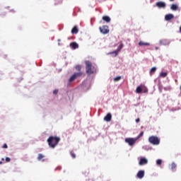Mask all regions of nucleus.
<instances>
[{
	"label": "nucleus",
	"mask_w": 181,
	"mask_h": 181,
	"mask_svg": "<svg viewBox=\"0 0 181 181\" xmlns=\"http://www.w3.org/2000/svg\"><path fill=\"white\" fill-rule=\"evenodd\" d=\"M47 142H48L49 148H52V149H54V148H56L60 142V137L50 136L47 139Z\"/></svg>",
	"instance_id": "1"
},
{
	"label": "nucleus",
	"mask_w": 181,
	"mask_h": 181,
	"mask_svg": "<svg viewBox=\"0 0 181 181\" xmlns=\"http://www.w3.org/2000/svg\"><path fill=\"white\" fill-rule=\"evenodd\" d=\"M85 64L86 71V74H88V76L97 73V69L95 68V66H93V63H91V62L86 61Z\"/></svg>",
	"instance_id": "2"
},
{
	"label": "nucleus",
	"mask_w": 181,
	"mask_h": 181,
	"mask_svg": "<svg viewBox=\"0 0 181 181\" xmlns=\"http://www.w3.org/2000/svg\"><path fill=\"white\" fill-rule=\"evenodd\" d=\"M148 142L152 145H159L160 144V139L156 136H151L148 138Z\"/></svg>",
	"instance_id": "3"
},
{
	"label": "nucleus",
	"mask_w": 181,
	"mask_h": 181,
	"mask_svg": "<svg viewBox=\"0 0 181 181\" xmlns=\"http://www.w3.org/2000/svg\"><path fill=\"white\" fill-rule=\"evenodd\" d=\"M138 141V139H134V138H126L125 142L128 144L130 146H134L135 145V143Z\"/></svg>",
	"instance_id": "4"
},
{
	"label": "nucleus",
	"mask_w": 181,
	"mask_h": 181,
	"mask_svg": "<svg viewBox=\"0 0 181 181\" xmlns=\"http://www.w3.org/2000/svg\"><path fill=\"white\" fill-rule=\"evenodd\" d=\"M100 31L103 35H107V33H110V29H108V25H103L99 28Z\"/></svg>",
	"instance_id": "5"
},
{
	"label": "nucleus",
	"mask_w": 181,
	"mask_h": 181,
	"mask_svg": "<svg viewBox=\"0 0 181 181\" xmlns=\"http://www.w3.org/2000/svg\"><path fill=\"white\" fill-rule=\"evenodd\" d=\"M122 47H124V44H120L118 47L117 49L110 52V54H115V56H118V52H119V50H121V49H122Z\"/></svg>",
	"instance_id": "6"
},
{
	"label": "nucleus",
	"mask_w": 181,
	"mask_h": 181,
	"mask_svg": "<svg viewBox=\"0 0 181 181\" xmlns=\"http://www.w3.org/2000/svg\"><path fill=\"white\" fill-rule=\"evenodd\" d=\"M158 8H166V3L163 1H158L156 4Z\"/></svg>",
	"instance_id": "7"
},
{
	"label": "nucleus",
	"mask_w": 181,
	"mask_h": 181,
	"mask_svg": "<svg viewBox=\"0 0 181 181\" xmlns=\"http://www.w3.org/2000/svg\"><path fill=\"white\" fill-rule=\"evenodd\" d=\"M111 119H112V115L111 113H107L104 117V121H106V122H110Z\"/></svg>",
	"instance_id": "8"
},
{
	"label": "nucleus",
	"mask_w": 181,
	"mask_h": 181,
	"mask_svg": "<svg viewBox=\"0 0 181 181\" xmlns=\"http://www.w3.org/2000/svg\"><path fill=\"white\" fill-rule=\"evenodd\" d=\"M146 164H148V159H146V158H141L140 159V161H139V165L140 166H142V165H146Z\"/></svg>",
	"instance_id": "9"
},
{
	"label": "nucleus",
	"mask_w": 181,
	"mask_h": 181,
	"mask_svg": "<svg viewBox=\"0 0 181 181\" xmlns=\"http://www.w3.org/2000/svg\"><path fill=\"white\" fill-rule=\"evenodd\" d=\"M145 176V171L144 170H139L137 173V177L139 179H142Z\"/></svg>",
	"instance_id": "10"
},
{
	"label": "nucleus",
	"mask_w": 181,
	"mask_h": 181,
	"mask_svg": "<svg viewBox=\"0 0 181 181\" xmlns=\"http://www.w3.org/2000/svg\"><path fill=\"white\" fill-rule=\"evenodd\" d=\"M70 47H71V49L74 50H76V49H78V44H77L76 42H71Z\"/></svg>",
	"instance_id": "11"
},
{
	"label": "nucleus",
	"mask_w": 181,
	"mask_h": 181,
	"mask_svg": "<svg viewBox=\"0 0 181 181\" xmlns=\"http://www.w3.org/2000/svg\"><path fill=\"white\" fill-rule=\"evenodd\" d=\"M175 18V16L173 14H167L165 16V19L168 21H172Z\"/></svg>",
	"instance_id": "12"
},
{
	"label": "nucleus",
	"mask_w": 181,
	"mask_h": 181,
	"mask_svg": "<svg viewBox=\"0 0 181 181\" xmlns=\"http://www.w3.org/2000/svg\"><path fill=\"white\" fill-rule=\"evenodd\" d=\"M143 88H144V86H142V85L137 86V88L136 89V93L137 94H141V93H142Z\"/></svg>",
	"instance_id": "13"
},
{
	"label": "nucleus",
	"mask_w": 181,
	"mask_h": 181,
	"mask_svg": "<svg viewBox=\"0 0 181 181\" xmlns=\"http://www.w3.org/2000/svg\"><path fill=\"white\" fill-rule=\"evenodd\" d=\"M102 19L103 21H105V22H107V23H110L111 22V18L108 16H104Z\"/></svg>",
	"instance_id": "14"
},
{
	"label": "nucleus",
	"mask_w": 181,
	"mask_h": 181,
	"mask_svg": "<svg viewBox=\"0 0 181 181\" xmlns=\"http://www.w3.org/2000/svg\"><path fill=\"white\" fill-rule=\"evenodd\" d=\"M45 158V156L42 153H39L38 156L37 158V160H42V162H45V159H43Z\"/></svg>",
	"instance_id": "15"
},
{
	"label": "nucleus",
	"mask_w": 181,
	"mask_h": 181,
	"mask_svg": "<svg viewBox=\"0 0 181 181\" xmlns=\"http://www.w3.org/2000/svg\"><path fill=\"white\" fill-rule=\"evenodd\" d=\"M71 33L73 34V35H76V33H78V29L77 28V25H75L73 28H72V30H71Z\"/></svg>",
	"instance_id": "16"
},
{
	"label": "nucleus",
	"mask_w": 181,
	"mask_h": 181,
	"mask_svg": "<svg viewBox=\"0 0 181 181\" xmlns=\"http://www.w3.org/2000/svg\"><path fill=\"white\" fill-rule=\"evenodd\" d=\"M139 46H151V43H149V42H144V41H140L139 42Z\"/></svg>",
	"instance_id": "17"
},
{
	"label": "nucleus",
	"mask_w": 181,
	"mask_h": 181,
	"mask_svg": "<svg viewBox=\"0 0 181 181\" xmlns=\"http://www.w3.org/2000/svg\"><path fill=\"white\" fill-rule=\"evenodd\" d=\"M170 9H172V11H177V9H179V7L177 4H172Z\"/></svg>",
	"instance_id": "18"
},
{
	"label": "nucleus",
	"mask_w": 181,
	"mask_h": 181,
	"mask_svg": "<svg viewBox=\"0 0 181 181\" xmlns=\"http://www.w3.org/2000/svg\"><path fill=\"white\" fill-rule=\"evenodd\" d=\"M76 76L75 75V74H74L69 78V83H71V81H74V80H76Z\"/></svg>",
	"instance_id": "19"
},
{
	"label": "nucleus",
	"mask_w": 181,
	"mask_h": 181,
	"mask_svg": "<svg viewBox=\"0 0 181 181\" xmlns=\"http://www.w3.org/2000/svg\"><path fill=\"white\" fill-rule=\"evenodd\" d=\"M76 78H78L79 77H81V76H83V72L80 71V72H77V73H74Z\"/></svg>",
	"instance_id": "20"
},
{
	"label": "nucleus",
	"mask_w": 181,
	"mask_h": 181,
	"mask_svg": "<svg viewBox=\"0 0 181 181\" xmlns=\"http://www.w3.org/2000/svg\"><path fill=\"white\" fill-rule=\"evenodd\" d=\"M155 71H156V67H153L151 68V69L150 70V74L152 75L153 74V73H155Z\"/></svg>",
	"instance_id": "21"
},
{
	"label": "nucleus",
	"mask_w": 181,
	"mask_h": 181,
	"mask_svg": "<svg viewBox=\"0 0 181 181\" xmlns=\"http://www.w3.org/2000/svg\"><path fill=\"white\" fill-rule=\"evenodd\" d=\"M75 69L77 71H81V65H76Z\"/></svg>",
	"instance_id": "22"
},
{
	"label": "nucleus",
	"mask_w": 181,
	"mask_h": 181,
	"mask_svg": "<svg viewBox=\"0 0 181 181\" xmlns=\"http://www.w3.org/2000/svg\"><path fill=\"white\" fill-rule=\"evenodd\" d=\"M156 165H158V166H160V165H162V160L161 159L157 160Z\"/></svg>",
	"instance_id": "23"
},
{
	"label": "nucleus",
	"mask_w": 181,
	"mask_h": 181,
	"mask_svg": "<svg viewBox=\"0 0 181 181\" xmlns=\"http://www.w3.org/2000/svg\"><path fill=\"white\" fill-rule=\"evenodd\" d=\"M122 76H117L115 78H114V81H119V80H121Z\"/></svg>",
	"instance_id": "24"
},
{
	"label": "nucleus",
	"mask_w": 181,
	"mask_h": 181,
	"mask_svg": "<svg viewBox=\"0 0 181 181\" xmlns=\"http://www.w3.org/2000/svg\"><path fill=\"white\" fill-rule=\"evenodd\" d=\"M166 76H168V73H166V72H163L160 74V77L165 78V77H166Z\"/></svg>",
	"instance_id": "25"
},
{
	"label": "nucleus",
	"mask_w": 181,
	"mask_h": 181,
	"mask_svg": "<svg viewBox=\"0 0 181 181\" xmlns=\"http://www.w3.org/2000/svg\"><path fill=\"white\" fill-rule=\"evenodd\" d=\"M171 169L173 170L174 169H176V163H173L171 164Z\"/></svg>",
	"instance_id": "26"
},
{
	"label": "nucleus",
	"mask_w": 181,
	"mask_h": 181,
	"mask_svg": "<svg viewBox=\"0 0 181 181\" xmlns=\"http://www.w3.org/2000/svg\"><path fill=\"white\" fill-rule=\"evenodd\" d=\"M144 136V132H141L139 136H137V138L136 139H139V138Z\"/></svg>",
	"instance_id": "27"
},
{
	"label": "nucleus",
	"mask_w": 181,
	"mask_h": 181,
	"mask_svg": "<svg viewBox=\"0 0 181 181\" xmlns=\"http://www.w3.org/2000/svg\"><path fill=\"white\" fill-rule=\"evenodd\" d=\"M144 93H148V88H146L144 86H143V90Z\"/></svg>",
	"instance_id": "28"
},
{
	"label": "nucleus",
	"mask_w": 181,
	"mask_h": 181,
	"mask_svg": "<svg viewBox=\"0 0 181 181\" xmlns=\"http://www.w3.org/2000/svg\"><path fill=\"white\" fill-rule=\"evenodd\" d=\"M71 156L74 158L76 159V154L73 152L71 153Z\"/></svg>",
	"instance_id": "29"
},
{
	"label": "nucleus",
	"mask_w": 181,
	"mask_h": 181,
	"mask_svg": "<svg viewBox=\"0 0 181 181\" xmlns=\"http://www.w3.org/2000/svg\"><path fill=\"white\" fill-rule=\"evenodd\" d=\"M2 148L6 149L8 148V145L6 144H4L2 146Z\"/></svg>",
	"instance_id": "30"
},
{
	"label": "nucleus",
	"mask_w": 181,
	"mask_h": 181,
	"mask_svg": "<svg viewBox=\"0 0 181 181\" xmlns=\"http://www.w3.org/2000/svg\"><path fill=\"white\" fill-rule=\"evenodd\" d=\"M6 162H11V158L8 157L6 158Z\"/></svg>",
	"instance_id": "31"
},
{
	"label": "nucleus",
	"mask_w": 181,
	"mask_h": 181,
	"mask_svg": "<svg viewBox=\"0 0 181 181\" xmlns=\"http://www.w3.org/2000/svg\"><path fill=\"white\" fill-rule=\"evenodd\" d=\"M57 93H59V90L57 89H55L54 91H53V94H57Z\"/></svg>",
	"instance_id": "32"
},
{
	"label": "nucleus",
	"mask_w": 181,
	"mask_h": 181,
	"mask_svg": "<svg viewBox=\"0 0 181 181\" xmlns=\"http://www.w3.org/2000/svg\"><path fill=\"white\" fill-rule=\"evenodd\" d=\"M160 45H165V40L160 41Z\"/></svg>",
	"instance_id": "33"
},
{
	"label": "nucleus",
	"mask_w": 181,
	"mask_h": 181,
	"mask_svg": "<svg viewBox=\"0 0 181 181\" xmlns=\"http://www.w3.org/2000/svg\"><path fill=\"white\" fill-rule=\"evenodd\" d=\"M139 121H141L139 118L136 119V122H139Z\"/></svg>",
	"instance_id": "34"
},
{
	"label": "nucleus",
	"mask_w": 181,
	"mask_h": 181,
	"mask_svg": "<svg viewBox=\"0 0 181 181\" xmlns=\"http://www.w3.org/2000/svg\"><path fill=\"white\" fill-rule=\"evenodd\" d=\"M180 33H181V26L180 27Z\"/></svg>",
	"instance_id": "35"
},
{
	"label": "nucleus",
	"mask_w": 181,
	"mask_h": 181,
	"mask_svg": "<svg viewBox=\"0 0 181 181\" xmlns=\"http://www.w3.org/2000/svg\"><path fill=\"white\" fill-rule=\"evenodd\" d=\"M0 165H2V161H0Z\"/></svg>",
	"instance_id": "36"
},
{
	"label": "nucleus",
	"mask_w": 181,
	"mask_h": 181,
	"mask_svg": "<svg viewBox=\"0 0 181 181\" xmlns=\"http://www.w3.org/2000/svg\"><path fill=\"white\" fill-rule=\"evenodd\" d=\"M171 2H173V1H175V0H170Z\"/></svg>",
	"instance_id": "37"
},
{
	"label": "nucleus",
	"mask_w": 181,
	"mask_h": 181,
	"mask_svg": "<svg viewBox=\"0 0 181 181\" xmlns=\"http://www.w3.org/2000/svg\"><path fill=\"white\" fill-rule=\"evenodd\" d=\"M2 160H4V158H2Z\"/></svg>",
	"instance_id": "38"
}]
</instances>
